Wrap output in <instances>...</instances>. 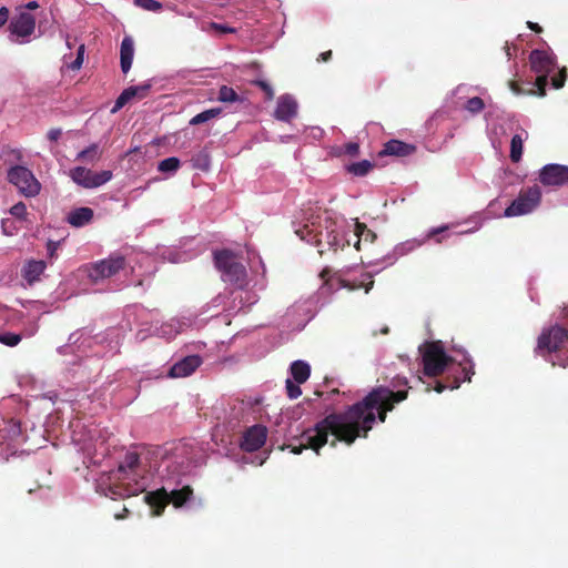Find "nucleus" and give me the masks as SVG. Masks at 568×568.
Masks as SVG:
<instances>
[{
  "mask_svg": "<svg viewBox=\"0 0 568 568\" xmlns=\"http://www.w3.org/2000/svg\"><path fill=\"white\" fill-rule=\"evenodd\" d=\"M407 395V389L394 392L389 387L378 386L345 412L328 414L323 418L322 424L326 429L337 425L339 430L337 439L351 446L357 438L368 436L376 418L385 423L387 413L392 412L396 404L405 400Z\"/></svg>",
  "mask_w": 568,
  "mask_h": 568,
  "instance_id": "f257e3e1",
  "label": "nucleus"
},
{
  "mask_svg": "<svg viewBox=\"0 0 568 568\" xmlns=\"http://www.w3.org/2000/svg\"><path fill=\"white\" fill-rule=\"evenodd\" d=\"M560 318L565 325L555 324L544 328L537 338L534 353L551 363V366L568 367V305L562 307Z\"/></svg>",
  "mask_w": 568,
  "mask_h": 568,
  "instance_id": "f03ea898",
  "label": "nucleus"
},
{
  "mask_svg": "<svg viewBox=\"0 0 568 568\" xmlns=\"http://www.w3.org/2000/svg\"><path fill=\"white\" fill-rule=\"evenodd\" d=\"M295 234L302 241L318 247L327 245L336 251L341 246L339 226L327 212L312 214L302 227L295 230Z\"/></svg>",
  "mask_w": 568,
  "mask_h": 568,
  "instance_id": "7ed1b4c3",
  "label": "nucleus"
},
{
  "mask_svg": "<svg viewBox=\"0 0 568 568\" xmlns=\"http://www.w3.org/2000/svg\"><path fill=\"white\" fill-rule=\"evenodd\" d=\"M322 423L323 419L317 422L314 427L305 429L298 437L293 438L297 444H288L286 447L295 455L301 454L304 449H312L318 455L320 449L328 443L329 435L334 436L329 445L336 447L337 442H339L337 439L339 433L337 425H333L329 429H326V426Z\"/></svg>",
  "mask_w": 568,
  "mask_h": 568,
  "instance_id": "20e7f679",
  "label": "nucleus"
},
{
  "mask_svg": "<svg viewBox=\"0 0 568 568\" xmlns=\"http://www.w3.org/2000/svg\"><path fill=\"white\" fill-rule=\"evenodd\" d=\"M139 464L140 456L138 453H126L124 459L120 463L116 471L114 473V478L119 480L129 479L128 473L134 471ZM141 491H143V487L139 485L138 481H134V484L121 481L111 485L109 487V494H106V496H110L112 499L128 498L131 496H135Z\"/></svg>",
  "mask_w": 568,
  "mask_h": 568,
  "instance_id": "39448f33",
  "label": "nucleus"
},
{
  "mask_svg": "<svg viewBox=\"0 0 568 568\" xmlns=\"http://www.w3.org/2000/svg\"><path fill=\"white\" fill-rule=\"evenodd\" d=\"M529 63L531 71L538 74L529 93L545 97L548 75L557 68L556 57L546 50L536 49L529 54Z\"/></svg>",
  "mask_w": 568,
  "mask_h": 568,
  "instance_id": "423d86ee",
  "label": "nucleus"
},
{
  "mask_svg": "<svg viewBox=\"0 0 568 568\" xmlns=\"http://www.w3.org/2000/svg\"><path fill=\"white\" fill-rule=\"evenodd\" d=\"M423 372L428 377H437L455 361L447 355L440 341L427 342L420 348Z\"/></svg>",
  "mask_w": 568,
  "mask_h": 568,
  "instance_id": "0eeeda50",
  "label": "nucleus"
},
{
  "mask_svg": "<svg viewBox=\"0 0 568 568\" xmlns=\"http://www.w3.org/2000/svg\"><path fill=\"white\" fill-rule=\"evenodd\" d=\"M213 255L215 267L222 273L223 280L243 287L246 282V270L236 255L231 250L215 251Z\"/></svg>",
  "mask_w": 568,
  "mask_h": 568,
  "instance_id": "6e6552de",
  "label": "nucleus"
},
{
  "mask_svg": "<svg viewBox=\"0 0 568 568\" xmlns=\"http://www.w3.org/2000/svg\"><path fill=\"white\" fill-rule=\"evenodd\" d=\"M8 181L17 186L19 192L27 197H33L41 190L40 182L36 179L31 170L22 165H13L8 170Z\"/></svg>",
  "mask_w": 568,
  "mask_h": 568,
  "instance_id": "1a4fd4ad",
  "label": "nucleus"
},
{
  "mask_svg": "<svg viewBox=\"0 0 568 568\" xmlns=\"http://www.w3.org/2000/svg\"><path fill=\"white\" fill-rule=\"evenodd\" d=\"M541 201V191L538 185L521 189L518 196L505 210V216H519L532 212Z\"/></svg>",
  "mask_w": 568,
  "mask_h": 568,
  "instance_id": "9d476101",
  "label": "nucleus"
},
{
  "mask_svg": "<svg viewBox=\"0 0 568 568\" xmlns=\"http://www.w3.org/2000/svg\"><path fill=\"white\" fill-rule=\"evenodd\" d=\"M125 266V258L122 255H112L109 258L101 260L92 264L89 268V277L93 282L99 280L109 278L123 270Z\"/></svg>",
  "mask_w": 568,
  "mask_h": 568,
  "instance_id": "9b49d317",
  "label": "nucleus"
},
{
  "mask_svg": "<svg viewBox=\"0 0 568 568\" xmlns=\"http://www.w3.org/2000/svg\"><path fill=\"white\" fill-rule=\"evenodd\" d=\"M70 176L77 184L87 189H93L109 182L112 179V172L105 170L94 173L87 168L75 166L70 171Z\"/></svg>",
  "mask_w": 568,
  "mask_h": 568,
  "instance_id": "f8f14e48",
  "label": "nucleus"
},
{
  "mask_svg": "<svg viewBox=\"0 0 568 568\" xmlns=\"http://www.w3.org/2000/svg\"><path fill=\"white\" fill-rule=\"evenodd\" d=\"M539 182L544 186L560 187L568 184V165L551 163L539 171Z\"/></svg>",
  "mask_w": 568,
  "mask_h": 568,
  "instance_id": "ddd939ff",
  "label": "nucleus"
},
{
  "mask_svg": "<svg viewBox=\"0 0 568 568\" xmlns=\"http://www.w3.org/2000/svg\"><path fill=\"white\" fill-rule=\"evenodd\" d=\"M267 428L263 425H254L247 428L240 444V447L247 453L258 450L266 442Z\"/></svg>",
  "mask_w": 568,
  "mask_h": 568,
  "instance_id": "4468645a",
  "label": "nucleus"
},
{
  "mask_svg": "<svg viewBox=\"0 0 568 568\" xmlns=\"http://www.w3.org/2000/svg\"><path fill=\"white\" fill-rule=\"evenodd\" d=\"M474 364L470 358H466L465 365L459 364V375L447 376L446 382L437 381L435 390L442 393L445 389H456L463 382H470L471 375H474Z\"/></svg>",
  "mask_w": 568,
  "mask_h": 568,
  "instance_id": "2eb2a0df",
  "label": "nucleus"
},
{
  "mask_svg": "<svg viewBox=\"0 0 568 568\" xmlns=\"http://www.w3.org/2000/svg\"><path fill=\"white\" fill-rule=\"evenodd\" d=\"M34 29L36 18L26 11L14 16L9 23V30L11 34H14L19 38L30 37L34 32Z\"/></svg>",
  "mask_w": 568,
  "mask_h": 568,
  "instance_id": "dca6fc26",
  "label": "nucleus"
},
{
  "mask_svg": "<svg viewBox=\"0 0 568 568\" xmlns=\"http://www.w3.org/2000/svg\"><path fill=\"white\" fill-rule=\"evenodd\" d=\"M203 363L200 355H189L178 361L169 369V376L172 378L187 377L192 375Z\"/></svg>",
  "mask_w": 568,
  "mask_h": 568,
  "instance_id": "f3484780",
  "label": "nucleus"
},
{
  "mask_svg": "<svg viewBox=\"0 0 568 568\" xmlns=\"http://www.w3.org/2000/svg\"><path fill=\"white\" fill-rule=\"evenodd\" d=\"M151 89L150 83H144L141 85H132L126 89H124L121 94L115 100V103L111 110L112 113L118 112L121 110L128 102H130L132 99H143L149 94V91Z\"/></svg>",
  "mask_w": 568,
  "mask_h": 568,
  "instance_id": "a211bd4d",
  "label": "nucleus"
},
{
  "mask_svg": "<svg viewBox=\"0 0 568 568\" xmlns=\"http://www.w3.org/2000/svg\"><path fill=\"white\" fill-rule=\"evenodd\" d=\"M169 493L160 488L144 495L145 503L150 506L153 516H161L169 504Z\"/></svg>",
  "mask_w": 568,
  "mask_h": 568,
  "instance_id": "6ab92c4d",
  "label": "nucleus"
},
{
  "mask_svg": "<svg viewBox=\"0 0 568 568\" xmlns=\"http://www.w3.org/2000/svg\"><path fill=\"white\" fill-rule=\"evenodd\" d=\"M297 113V103L291 95H282L277 100L274 115L277 120L290 121Z\"/></svg>",
  "mask_w": 568,
  "mask_h": 568,
  "instance_id": "aec40b11",
  "label": "nucleus"
},
{
  "mask_svg": "<svg viewBox=\"0 0 568 568\" xmlns=\"http://www.w3.org/2000/svg\"><path fill=\"white\" fill-rule=\"evenodd\" d=\"M47 263L42 260H29L26 262L22 268V277L29 285H33L40 280V276L44 273Z\"/></svg>",
  "mask_w": 568,
  "mask_h": 568,
  "instance_id": "412c9836",
  "label": "nucleus"
},
{
  "mask_svg": "<svg viewBox=\"0 0 568 568\" xmlns=\"http://www.w3.org/2000/svg\"><path fill=\"white\" fill-rule=\"evenodd\" d=\"M93 210L83 206L72 210L67 216V222L74 227H82L90 224L93 220Z\"/></svg>",
  "mask_w": 568,
  "mask_h": 568,
  "instance_id": "4be33fe9",
  "label": "nucleus"
},
{
  "mask_svg": "<svg viewBox=\"0 0 568 568\" xmlns=\"http://www.w3.org/2000/svg\"><path fill=\"white\" fill-rule=\"evenodd\" d=\"M416 148L413 144L405 143L399 140H390L384 144L381 152L383 155L407 156L415 152Z\"/></svg>",
  "mask_w": 568,
  "mask_h": 568,
  "instance_id": "5701e85b",
  "label": "nucleus"
},
{
  "mask_svg": "<svg viewBox=\"0 0 568 568\" xmlns=\"http://www.w3.org/2000/svg\"><path fill=\"white\" fill-rule=\"evenodd\" d=\"M134 55V42L132 38L125 37L122 40L120 49V64L123 73H128L131 69Z\"/></svg>",
  "mask_w": 568,
  "mask_h": 568,
  "instance_id": "b1692460",
  "label": "nucleus"
},
{
  "mask_svg": "<svg viewBox=\"0 0 568 568\" xmlns=\"http://www.w3.org/2000/svg\"><path fill=\"white\" fill-rule=\"evenodd\" d=\"M290 372L297 384H303L311 375V367L304 361H295L291 364Z\"/></svg>",
  "mask_w": 568,
  "mask_h": 568,
  "instance_id": "393cba45",
  "label": "nucleus"
},
{
  "mask_svg": "<svg viewBox=\"0 0 568 568\" xmlns=\"http://www.w3.org/2000/svg\"><path fill=\"white\" fill-rule=\"evenodd\" d=\"M193 495L191 486L186 485L181 489H173L169 493V503H172L174 507H182Z\"/></svg>",
  "mask_w": 568,
  "mask_h": 568,
  "instance_id": "a878e982",
  "label": "nucleus"
},
{
  "mask_svg": "<svg viewBox=\"0 0 568 568\" xmlns=\"http://www.w3.org/2000/svg\"><path fill=\"white\" fill-rule=\"evenodd\" d=\"M524 139L519 134H515L510 141V160L518 163L523 156Z\"/></svg>",
  "mask_w": 568,
  "mask_h": 568,
  "instance_id": "bb28decb",
  "label": "nucleus"
},
{
  "mask_svg": "<svg viewBox=\"0 0 568 568\" xmlns=\"http://www.w3.org/2000/svg\"><path fill=\"white\" fill-rule=\"evenodd\" d=\"M221 112H222V110L220 108H214V109L205 110V111L194 115L190 120V124L191 125H199V124L205 123V122L216 118L217 115H220Z\"/></svg>",
  "mask_w": 568,
  "mask_h": 568,
  "instance_id": "cd10ccee",
  "label": "nucleus"
},
{
  "mask_svg": "<svg viewBox=\"0 0 568 568\" xmlns=\"http://www.w3.org/2000/svg\"><path fill=\"white\" fill-rule=\"evenodd\" d=\"M373 163L368 160H363L356 163H352L347 166V171L356 176L366 175L372 169Z\"/></svg>",
  "mask_w": 568,
  "mask_h": 568,
  "instance_id": "c85d7f7f",
  "label": "nucleus"
},
{
  "mask_svg": "<svg viewBox=\"0 0 568 568\" xmlns=\"http://www.w3.org/2000/svg\"><path fill=\"white\" fill-rule=\"evenodd\" d=\"M217 100L225 103H233L242 101L236 91L227 85H222L219 90Z\"/></svg>",
  "mask_w": 568,
  "mask_h": 568,
  "instance_id": "c756f323",
  "label": "nucleus"
},
{
  "mask_svg": "<svg viewBox=\"0 0 568 568\" xmlns=\"http://www.w3.org/2000/svg\"><path fill=\"white\" fill-rule=\"evenodd\" d=\"M99 158H100V152H99V145L97 143H93L90 146H88L87 149L82 150L77 156L78 160H81V161H84L88 163H93Z\"/></svg>",
  "mask_w": 568,
  "mask_h": 568,
  "instance_id": "7c9ffc66",
  "label": "nucleus"
},
{
  "mask_svg": "<svg viewBox=\"0 0 568 568\" xmlns=\"http://www.w3.org/2000/svg\"><path fill=\"white\" fill-rule=\"evenodd\" d=\"M180 160L175 156L166 158L162 160L159 165L158 170L160 172L166 173V172H176L180 168Z\"/></svg>",
  "mask_w": 568,
  "mask_h": 568,
  "instance_id": "2f4dec72",
  "label": "nucleus"
},
{
  "mask_svg": "<svg viewBox=\"0 0 568 568\" xmlns=\"http://www.w3.org/2000/svg\"><path fill=\"white\" fill-rule=\"evenodd\" d=\"M465 109L473 114H477L485 109V102L481 98L474 97L467 101Z\"/></svg>",
  "mask_w": 568,
  "mask_h": 568,
  "instance_id": "473e14b6",
  "label": "nucleus"
},
{
  "mask_svg": "<svg viewBox=\"0 0 568 568\" xmlns=\"http://www.w3.org/2000/svg\"><path fill=\"white\" fill-rule=\"evenodd\" d=\"M21 342V335L6 332L0 334V343L13 347L17 346Z\"/></svg>",
  "mask_w": 568,
  "mask_h": 568,
  "instance_id": "72a5a7b5",
  "label": "nucleus"
},
{
  "mask_svg": "<svg viewBox=\"0 0 568 568\" xmlns=\"http://www.w3.org/2000/svg\"><path fill=\"white\" fill-rule=\"evenodd\" d=\"M285 388H286V394H287L288 398H291V399H295V398L300 397L302 394L300 384H297L294 379L293 381L290 378L286 379Z\"/></svg>",
  "mask_w": 568,
  "mask_h": 568,
  "instance_id": "f704fd0d",
  "label": "nucleus"
},
{
  "mask_svg": "<svg viewBox=\"0 0 568 568\" xmlns=\"http://www.w3.org/2000/svg\"><path fill=\"white\" fill-rule=\"evenodd\" d=\"M135 3L148 11H159L162 9V3L156 0H135Z\"/></svg>",
  "mask_w": 568,
  "mask_h": 568,
  "instance_id": "c9c22d12",
  "label": "nucleus"
},
{
  "mask_svg": "<svg viewBox=\"0 0 568 568\" xmlns=\"http://www.w3.org/2000/svg\"><path fill=\"white\" fill-rule=\"evenodd\" d=\"M10 214L19 220H24L27 216V206L23 202H18L10 209Z\"/></svg>",
  "mask_w": 568,
  "mask_h": 568,
  "instance_id": "e433bc0d",
  "label": "nucleus"
},
{
  "mask_svg": "<svg viewBox=\"0 0 568 568\" xmlns=\"http://www.w3.org/2000/svg\"><path fill=\"white\" fill-rule=\"evenodd\" d=\"M566 69H561L556 75L551 78V84L555 89H561L566 81Z\"/></svg>",
  "mask_w": 568,
  "mask_h": 568,
  "instance_id": "4c0bfd02",
  "label": "nucleus"
},
{
  "mask_svg": "<svg viewBox=\"0 0 568 568\" xmlns=\"http://www.w3.org/2000/svg\"><path fill=\"white\" fill-rule=\"evenodd\" d=\"M448 230V226L444 225V226H439L437 229H433L430 230L427 235H426V240H432L434 239L436 241V243H442L443 241V237H440L439 235L444 232H446Z\"/></svg>",
  "mask_w": 568,
  "mask_h": 568,
  "instance_id": "58836bf2",
  "label": "nucleus"
},
{
  "mask_svg": "<svg viewBox=\"0 0 568 568\" xmlns=\"http://www.w3.org/2000/svg\"><path fill=\"white\" fill-rule=\"evenodd\" d=\"M84 50H85L84 44H81V45L78 48L77 58H75V60L70 64V68H71L72 70H79V69L82 67V63H83V55H84Z\"/></svg>",
  "mask_w": 568,
  "mask_h": 568,
  "instance_id": "ea45409f",
  "label": "nucleus"
},
{
  "mask_svg": "<svg viewBox=\"0 0 568 568\" xmlns=\"http://www.w3.org/2000/svg\"><path fill=\"white\" fill-rule=\"evenodd\" d=\"M84 50H85L84 44H81V45L78 48L77 58H75V60L70 64V68H71L72 70H79V69L82 67V63H83V55H84Z\"/></svg>",
  "mask_w": 568,
  "mask_h": 568,
  "instance_id": "a19ab883",
  "label": "nucleus"
},
{
  "mask_svg": "<svg viewBox=\"0 0 568 568\" xmlns=\"http://www.w3.org/2000/svg\"><path fill=\"white\" fill-rule=\"evenodd\" d=\"M373 285H374V281L373 280H369V282L367 284H365L364 282L352 283V284L343 283V286L347 287L351 291L364 287L365 288V293H368L372 290Z\"/></svg>",
  "mask_w": 568,
  "mask_h": 568,
  "instance_id": "79ce46f5",
  "label": "nucleus"
},
{
  "mask_svg": "<svg viewBox=\"0 0 568 568\" xmlns=\"http://www.w3.org/2000/svg\"><path fill=\"white\" fill-rule=\"evenodd\" d=\"M255 84L261 88V90L265 93L266 100H272L274 98V91L272 87L263 80L255 81Z\"/></svg>",
  "mask_w": 568,
  "mask_h": 568,
  "instance_id": "37998d69",
  "label": "nucleus"
},
{
  "mask_svg": "<svg viewBox=\"0 0 568 568\" xmlns=\"http://www.w3.org/2000/svg\"><path fill=\"white\" fill-rule=\"evenodd\" d=\"M344 154L356 156L359 153V145L356 142H348L343 146Z\"/></svg>",
  "mask_w": 568,
  "mask_h": 568,
  "instance_id": "c03bdc74",
  "label": "nucleus"
},
{
  "mask_svg": "<svg viewBox=\"0 0 568 568\" xmlns=\"http://www.w3.org/2000/svg\"><path fill=\"white\" fill-rule=\"evenodd\" d=\"M211 28L219 31L220 33H233L235 30L229 26L220 23H211Z\"/></svg>",
  "mask_w": 568,
  "mask_h": 568,
  "instance_id": "a18cd8bd",
  "label": "nucleus"
},
{
  "mask_svg": "<svg viewBox=\"0 0 568 568\" xmlns=\"http://www.w3.org/2000/svg\"><path fill=\"white\" fill-rule=\"evenodd\" d=\"M509 88H510V90H511L515 94H517V95L525 94V93L530 94V93H529V90H528V91H525V90L519 85V83H518V82H516V81H510V82H509Z\"/></svg>",
  "mask_w": 568,
  "mask_h": 568,
  "instance_id": "49530a36",
  "label": "nucleus"
},
{
  "mask_svg": "<svg viewBox=\"0 0 568 568\" xmlns=\"http://www.w3.org/2000/svg\"><path fill=\"white\" fill-rule=\"evenodd\" d=\"M61 134H62L61 129L54 128V129L49 130L47 136L50 141L55 142L60 139Z\"/></svg>",
  "mask_w": 568,
  "mask_h": 568,
  "instance_id": "de8ad7c7",
  "label": "nucleus"
},
{
  "mask_svg": "<svg viewBox=\"0 0 568 568\" xmlns=\"http://www.w3.org/2000/svg\"><path fill=\"white\" fill-rule=\"evenodd\" d=\"M9 20V10L6 7L0 9V28L3 27Z\"/></svg>",
  "mask_w": 568,
  "mask_h": 568,
  "instance_id": "09e8293b",
  "label": "nucleus"
},
{
  "mask_svg": "<svg viewBox=\"0 0 568 568\" xmlns=\"http://www.w3.org/2000/svg\"><path fill=\"white\" fill-rule=\"evenodd\" d=\"M408 381L406 377L397 376L393 379L392 385L393 387H400V386H407Z\"/></svg>",
  "mask_w": 568,
  "mask_h": 568,
  "instance_id": "8fccbe9b",
  "label": "nucleus"
},
{
  "mask_svg": "<svg viewBox=\"0 0 568 568\" xmlns=\"http://www.w3.org/2000/svg\"><path fill=\"white\" fill-rule=\"evenodd\" d=\"M332 50H328V51H325V52H322L318 58H317V61L318 62H327L332 59Z\"/></svg>",
  "mask_w": 568,
  "mask_h": 568,
  "instance_id": "3c124183",
  "label": "nucleus"
},
{
  "mask_svg": "<svg viewBox=\"0 0 568 568\" xmlns=\"http://www.w3.org/2000/svg\"><path fill=\"white\" fill-rule=\"evenodd\" d=\"M58 244L57 242H53V241H49L48 244H47V248H48V253L49 255L52 257L57 251V247H58Z\"/></svg>",
  "mask_w": 568,
  "mask_h": 568,
  "instance_id": "603ef678",
  "label": "nucleus"
},
{
  "mask_svg": "<svg viewBox=\"0 0 568 568\" xmlns=\"http://www.w3.org/2000/svg\"><path fill=\"white\" fill-rule=\"evenodd\" d=\"M527 27H528L531 31H534V32H536V33H541V32H542V28H541L538 23H536V22L528 21V22H527Z\"/></svg>",
  "mask_w": 568,
  "mask_h": 568,
  "instance_id": "864d4df0",
  "label": "nucleus"
},
{
  "mask_svg": "<svg viewBox=\"0 0 568 568\" xmlns=\"http://www.w3.org/2000/svg\"><path fill=\"white\" fill-rule=\"evenodd\" d=\"M364 231H366V232H367V234H369V233H371V231H369V230H367V227H366V225H365V224L357 223V224H356V234H357L358 236H361V235H362V232H364Z\"/></svg>",
  "mask_w": 568,
  "mask_h": 568,
  "instance_id": "5fc2aeb1",
  "label": "nucleus"
},
{
  "mask_svg": "<svg viewBox=\"0 0 568 568\" xmlns=\"http://www.w3.org/2000/svg\"><path fill=\"white\" fill-rule=\"evenodd\" d=\"M24 8L27 10H36L39 8V3L37 1H30L24 6Z\"/></svg>",
  "mask_w": 568,
  "mask_h": 568,
  "instance_id": "6e6d98bb",
  "label": "nucleus"
},
{
  "mask_svg": "<svg viewBox=\"0 0 568 568\" xmlns=\"http://www.w3.org/2000/svg\"><path fill=\"white\" fill-rule=\"evenodd\" d=\"M128 513H129V510L126 508H123L122 513L115 514L114 518L118 520L123 519L126 517Z\"/></svg>",
  "mask_w": 568,
  "mask_h": 568,
  "instance_id": "4d7b16f0",
  "label": "nucleus"
},
{
  "mask_svg": "<svg viewBox=\"0 0 568 568\" xmlns=\"http://www.w3.org/2000/svg\"><path fill=\"white\" fill-rule=\"evenodd\" d=\"M10 154H11L14 159H17L18 161H20V160L22 159V154H21V152H20V151H18V150H12V151L10 152Z\"/></svg>",
  "mask_w": 568,
  "mask_h": 568,
  "instance_id": "13d9d810",
  "label": "nucleus"
},
{
  "mask_svg": "<svg viewBox=\"0 0 568 568\" xmlns=\"http://www.w3.org/2000/svg\"><path fill=\"white\" fill-rule=\"evenodd\" d=\"M8 222H10V220H2V222H1V226H2V230H3V233H4V234H7V235H11L12 233H11V232H9V231H7V229H6V225H7V223H8Z\"/></svg>",
  "mask_w": 568,
  "mask_h": 568,
  "instance_id": "bf43d9fd",
  "label": "nucleus"
},
{
  "mask_svg": "<svg viewBox=\"0 0 568 568\" xmlns=\"http://www.w3.org/2000/svg\"><path fill=\"white\" fill-rule=\"evenodd\" d=\"M505 49H506V54H507L508 57H510L509 48H508V47H506Z\"/></svg>",
  "mask_w": 568,
  "mask_h": 568,
  "instance_id": "052dcab7",
  "label": "nucleus"
},
{
  "mask_svg": "<svg viewBox=\"0 0 568 568\" xmlns=\"http://www.w3.org/2000/svg\"><path fill=\"white\" fill-rule=\"evenodd\" d=\"M359 244H361V240H358L357 243H356L357 250H359Z\"/></svg>",
  "mask_w": 568,
  "mask_h": 568,
  "instance_id": "680f3d73",
  "label": "nucleus"
},
{
  "mask_svg": "<svg viewBox=\"0 0 568 568\" xmlns=\"http://www.w3.org/2000/svg\"><path fill=\"white\" fill-rule=\"evenodd\" d=\"M326 273H327V271H323L321 276L324 277Z\"/></svg>",
  "mask_w": 568,
  "mask_h": 568,
  "instance_id": "e2e57ef3",
  "label": "nucleus"
}]
</instances>
